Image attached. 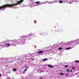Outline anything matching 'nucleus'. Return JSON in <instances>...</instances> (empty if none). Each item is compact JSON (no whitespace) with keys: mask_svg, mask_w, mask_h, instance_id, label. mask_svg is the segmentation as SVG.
Here are the masks:
<instances>
[{"mask_svg":"<svg viewBox=\"0 0 79 79\" xmlns=\"http://www.w3.org/2000/svg\"><path fill=\"white\" fill-rule=\"evenodd\" d=\"M23 1L24 0H21V1L17 2V3H15V4H8L0 6V10H2V9H3V8H7V7H11L12 6H14L15 5H18V4H20V3H22V2H23Z\"/></svg>","mask_w":79,"mask_h":79,"instance_id":"nucleus-1","label":"nucleus"},{"mask_svg":"<svg viewBox=\"0 0 79 79\" xmlns=\"http://www.w3.org/2000/svg\"><path fill=\"white\" fill-rule=\"evenodd\" d=\"M15 42H16V41L15 40H12L11 41V44H12V45H13V44H14V43H15Z\"/></svg>","mask_w":79,"mask_h":79,"instance_id":"nucleus-2","label":"nucleus"},{"mask_svg":"<svg viewBox=\"0 0 79 79\" xmlns=\"http://www.w3.org/2000/svg\"><path fill=\"white\" fill-rule=\"evenodd\" d=\"M48 67L49 68H53V66L52 65L50 64L48 65Z\"/></svg>","mask_w":79,"mask_h":79,"instance_id":"nucleus-3","label":"nucleus"},{"mask_svg":"<svg viewBox=\"0 0 79 79\" xmlns=\"http://www.w3.org/2000/svg\"><path fill=\"white\" fill-rule=\"evenodd\" d=\"M38 53H43V51H40L38 52Z\"/></svg>","mask_w":79,"mask_h":79,"instance_id":"nucleus-4","label":"nucleus"},{"mask_svg":"<svg viewBox=\"0 0 79 79\" xmlns=\"http://www.w3.org/2000/svg\"><path fill=\"white\" fill-rule=\"evenodd\" d=\"M6 45L7 46V47H10V44H7L6 43Z\"/></svg>","mask_w":79,"mask_h":79,"instance_id":"nucleus-5","label":"nucleus"},{"mask_svg":"<svg viewBox=\"0 0 79 79\" xmlns=\"http://www.w3.org/2000/svg\"><path fill=\"white\" fill-rule=\"evenodd\" d=\"M60 74L61 75V76H64V74L62 73H60Z\"/></svg>","mask_w":79,"mask_h":79,"instance_id":"nucleus-6","label":"nucleus"},{"mask_svg":"<svg viewBox=\"0 0 79 79\" xmlns=\"http://www.w3.org/2000/svg\"><path fill=\"white\" fill-rule=\"evenodd\" d=\"M59 3H63V1H60L59 2Z\"/></svg>","mask_w":79,"mask_h":79,"instance_id":"nucleus-7","label":"nucleus"},{"mask_svg":"<svg viewBox=\"0 0 79 79\" xmlns=\"http://www.w3.org/2000/svg\"><path fill=\"white\" fill-rule=\"evenodd\" d=\"M48 60L47 58H45L43 59V61H47Z\"/></svg>","mask_w":79,"mask_h":79,"instance_id":"nucleus-8","label":"nucleus"},{"mask_svg":"<svg viewBox=\"0 0 79 79\" xmlns=\"http://www.w3.org/2000/svg\"><path fill=\"white\" fill-rule=\"evenodd\" d=\"M13 71H16V69L15 68H14L13 69Z\"/></svg>","mask_w":79,"mask_h":79,"instance_id":"nucleus-9","label":"nucleus"},{"mask_svg":"<svg viewBox=\"0 0 79 79\" xmlns=\"http://www.w3.org/2000/svg\"><path fill=\"white\" fill-rule=\"evenodd\" d=\"M71 49V48H66V50H69Z\"/></svg>","mask_w":79,"mask_h":79,"instance_id":"nucleus-10","label":"nucleus"},{"mask_svg":"<svg viewBox=\"0 0 79 79\" xmlns=\"http://www.w3.org/2000/svg\"><path fill=\"white\" fill-rule=\"evenodd\" d=\"M48 3H49V4H52V2H48Z\"/></svg>","mask_w":79,"mask_h":79,"instance_id":"nucleus-11","label":"nucleus"},{"mask_svg":"<svg viewBox=\"0 0 79 79\" xmlns=\"http://www.w3.org/2000/svg\"><path fill=\"white\" fill-rule=\"evenodd\" d=\"M36 4H38V3H40V2H36Z\"/></svg>","mask_w":79,"mask_h":79,"instance_id":"nucleus-12","label":"nucleus"},{"mask_svg":"<svg viewBox=\"0 0 79 79\" xmlns=\"http://www.w3.org/2000/svg\"><path fill=\"white\" fill-rule=\"evenodd\" d=\"M75 62H76V63H79V60H75Z\"/></svg>","mask_w":79,"mask_h":79,"instance_id":"nucleus-13","label":"nucleus"},{"mask_svg":"<svg viewBox=\"0 0 79 79\" xmlns=\"http://www.w3.org/2000/svg\"><path fill=\"white\" fill-rule=\"evenodd\" d=\"M68 65H66L65 66V68H68Z\"/></svg>","mask_w":79,"mask_h":79,"instance_id":"nucleus-14","label":"nucleus"},{"mask_svg":"<svg viewBox=\"0 0 79 79\" xmlns=\"http://www.w3.org/2000/svg\"><path fill=\"white\" fill-rule=\"evenodd\" d=\"M58 49L59 50H62V49H63V48H58Z\"/></svg>","mask_w":79,"mask_h":79,"instance_id":"nucleus-15","label":"nucleus"},{"mask_svg":"<svg viewBox=\"0 0 79 79\" xmlns=\"http://www.w3.org/2000/svg\"><path fill=\"white\" fill-rule=\"evenodd\" d=\"M32 36L33 37H35V35L34 34H33L32 35Z\"/></svg>","mask_w":79,"mask_h":79,"instance_id":"nucleus-16","label":"nucleus"},{"mask_svg":"<svg viewBox=\"0 0 79 79\" xmlns=\"http://www.w3.org/2000/svg\"><path fill=\"white\" fill-rule=\"evenodd\" d=\"M66 71H67V72H69V70L68 69H67L66 70Z\"/></svg>","mask_w":79,"mask_h":79,"instance_id":"nucleus-17","label":"nucleus"},{"mask_svg":"<svg viewBox=\"0 0 79 79\" xmlns=\"http://www.w3.org/2000/svg\"><path fill=\"white\" fill-rule=\"evenodd\" d=\"M72 68V69H75V67H73Z\"/></svg>","mask_w":79,"mask_h":79,"instance_id":"nucleus-18","label":"nucleus"},{"mask_svg":"<svg viewBox=\"0 0 79 79\" xmlns=\"http://www.w3.org/2000/svg\"><path fill=\"white\" fill-rule=\"evenodd\" d=\"M23 71V72H25V71H26V69H25Z\"/></svg>","mask_w":79,"mask_h":79,"instance_id":"nucleus-19","label":"nucleus"},{"mask_svg":"<svg viewBox=\"0 0 79 79\" xmlns=\"http://www.w3.org/2000/svg\"><path fill=\"white\" fill-rule=\"evenodd\" d=\"M44 78V77H40V79H43Z\"/></svg>","mask_w":79,"mask_h":79,"instance_id":"nucleus-20","label":"nucleus"},{"mask_svg":"<svg viewBox=\"0 0 79 79\" xmlns=\"http://www.w3.org/2000/svg\"><path fill=\"white\" fill-rule=\"evenodd\" d=\"M68 75H69V74H66V75H65L66 76H68Z\"/></svg>","mask_w":79,"mask_h":79,"instance_id":"nucleus-21","label":"nucleus"},{"mask_svg":"<svg viewBox=\"0 0 79 79\" xmlns=\"http://www.w3.org/2000/svg\"><path fill=\"white\" fill-rule=\"evenodd\" d=\"M31 60L32 61H33V60H34V59H31Z\"/></svg>","mask_w":79,"mask_h":79,"instance_id":"nucleus-22","label":"nucleus"},{"mask_svg":"<svg viewBox=\"0 0 79 79\" xmlns=\"http://www.w3.org/2000/svg\"><path fill=\"white\" fill-rule=\"evenodd\" d=\"M70 72L71 73V72H72V70H70Z\"/></svg>","mask_w":79,"mask_h":79,"instance_id":"nucleus-23","label":"nucleus"},{"mask_svg":"<svg viewBox=\"0 0 79 79\" xmlns=\"http://www.w3.org/2000/svg\"><path fill=\"white\" fill-rule=\"evenodd\" d=\"M2 76V75L1 74H0V77Z\"/></svg>","mask_w":79,"mask_h":79,"instance_id":"nucleus-24","label":"nucleus"},{"mask_svg":"<svg viewBox=\"0 0 79 79\" xmlns=\"http://www.w3.org/2000/svg\"><path fill=\"white\" fill-rule=\"evenodd\" d=\"M40 72H43V71H41Z\"/></svg>","mask_w":79,"mask_h":79,"instance_id":"nucleus-25","label":"nucleus"},{"mask_svg":"<svg viewBox=\"0 0 79 79\" xmlns=\"http://www.w3.org/2000/svg\"><path fill=\"white\" fill-rule=\"evenodd\" d=\"M76 42H77V40H76Z\"/></svg>","mask_w":79,"mask_h":79,"instance_id":"nucleus-26","label":"nucleus"},{"mask_svg":"<svg viewBox=\"0 0 79 79\" xmlns=\"http://www.w3.org/2000/svg\"><path fill=\"white\" fill-rule=\"evenodd\" d=\"M26 68H27V67H26Z\"/></svg>","mask_w":79,"mask_h":79,"instance_id":"nucleus-27","label":"nucleus"}]
</instances>
